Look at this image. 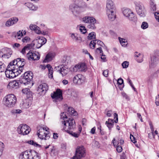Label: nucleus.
Wrapping results in <instances>:
<instances>
[{"instance_id":"f257e3e1","label":"nucleus","mask_w":159,"mask_h":159,"mask_svg":"<svg viewBox=\"0 0 159 159\" xmlns=\"http://www.w3.org/2000/svg\"><path fill=\"white\" fill-rule=\"evenodd\" d=\"M73 3L69 6V10L73 15L77 17L87 9H90L88 5L82 0H72Z\"/></svg>"},{"instance_id":"f03ea898","label":"nucleus","mask_w":159,"mask_h":159,"mask_svg":"<svg viewBox=\"0 0 159 159\" xmlns=\"http://www.w3.org/2000/svg\"><path fill=\"white\" fill-rule=\"evenodd\" d=\"M25 64V62L24 59L18 58L11 62L10 63V66L11 69H15L16 70H18V72L20 74L23 70V67Z\"/></svg>"},{"instance_id":"7ed1b4c3","label":"nucleus","mask_w":159,"mask_h":159,"mask_svg":"<svg viewBox=\"0 0 159 159\" xmlns=\"http://www.w3.org/2000/svg\"><path fill=\"white\" fill-rule=\"evenodd\" d=\"M16 97L12 94L5 96L3 100L4 105L8 108H11L14 107L16 103Z\"/></svg>"},{"instance_id":"20e7f679","label":"nucleus","mask_w":159,"mask_h":159,"mask_svg":"<svg viewBox=\"0 0 159 159\" xmlns=\"http://www.w3.org/2000/svg\"><path fill=\"white\" fill-rule=\"evenodd\" d=\"M19 159H40V157L39 154L34 151H26L20 155Z\"/></svg>"},{"instance_id":"39448f33","label":"nucleus","mask_w":159,"mask_h":159,"mask_svg":"<svg viewBox=\"0 0 159 159\" xmlns=\"http://www.w3.org/2000/svg\"><path fill=\"white\" fill-rule=\"evenodd\" d=\"M33 74L30 71H28L24 73L23 77L21 79L20 83L25 85L32 84Z\"/></svg>"},{"instance_id":"423d86ee","label":"nucleus","mask_w":159,"mask_h":159,"mask_svg":"<svg viewBox=\"0 0 159 159\" xmlns=\"http://www.w3.org/2000/svg\"><path fill=\"white\" fill-rule=\"evenodd\" d=\"M49 129L47 127H41L37 132L38 137L41 139L48 140L50 138V134L48 131Z\"/></svg>"},{"instance_id":"0eeeda50","label":"nucleus","mask_w":159,"mask_h":159,"mask_svg":"<svg viewBox=\"0 0 159 159\" xmlns=\"http://www.w3.org/2000/svg\"><path fill=\"white\" fill-rule=\"evenodd\" d=\"M64 125L63 129L66 132H69L70 130H72L75 127V123L74 120L70 118L69 120L62 121Z\"/></svg>"},{"instance_id":"6e6552de","label":"nucleus","mask_w":159,"mask_h":159,"mask_svg":"<svg viewBox=\"0 0 159 159\" xmlns=\"http://www.w3.org/2000/svg\"><path fill=\"white\" fill-rule=\"evenodd\" d=\"M86 155L85 149L83 146H78L76 148L75 155L71 159H82Z\"/></svg>"},{"instance_id":"1a4fd4ad","label":"nucleus","mask_w":159,"mask_h":159,"mask_svg":"<svg viewBox=\"0 0 159 159\" xmlns=\"http://www.w3.org/2000/svg\"><path fill=\"white\" fill-rule=\"evenodd\" d=\"M134 4L137 14L140 16L144 17L145 16L146 10L143 4L139 2H135Z\"/></svg>"},{"instance_id":"9d476101","label":"nucleus","mask_w":159,"mask_h":159,"mask_svg":"<svg viewBox=\"0 0 159 159\" xmlns=\"http://www.w3.org/2000/svg\"><path fill=\"white\" fill-rule=\"evenodd\" d=\"M46 41L47 39L43 37H38L36 39L34 40L30 45L31 48L35 46L37 48H39L45 44Z\"/></svg>"},{"instance_id":"9b49d317","label":"nucleus","mask_w":159,"mask_h":159,"mask_svg":"<svg viewBox=\"0 0 159 159\" xmlns=\"http://www.w3.org/2000/svg\"><path fill=\"white\" fill-rule=\"evenodd\" d=\"M10 67L9 64L5 72V75L7 78H14L20 74L18 72V70H16L15 69H11Z\"/></svg>"},{"instance_id":"f8f14e48","label":"nucleus","mask_w":159,"mask_h":159,"mask_svg":"<svg viewBox=\"0 0 159 159\" xmlns=\"http://www.w3.org/2000/svg\"><path fill=\"white\" fill-rule=\"evenodd\" d=\"M17 130L19 134L25 135L30 133L31 129L29 126L26 124H21L18 127Z\"/></svg>"},{"instance_id":"ddd939ff","label":"nucleus","mask_w":159,"mask_h":159,"mask_svg":"<svg viewBox=\"0 0 159 159\" xmlns=\"http://www.w3.org/2000/svg\"><path fill=\"white\" fill-rule=\"evenodd\" d=\"M124 15L128 18L129 19L134 22L137 21V17L134 15L133 12L129 9H125L123 12Z\"/></svg>"},{"instance_id":"4468645a","label":"nucleus","mask_w":159,"mask_h":159,"mask_svg":"<svg viewBox=\"0 0 159 159\" xmlns=\"http://www.w3.org/2000/svg\"><path fill=\"white\" fill-rule=\"evenodd\" d=\"M55 69L57 71L59 72L63 76L66 75L69 71V69L63 65H60L56 66Z\"/></svg>"},{"instance_id":"2eb2a0df","label":"nucleus","mask_w":159,"mask_h":159,"mask_svg":"<svg viewBox=\"0 0 159 159\" xmlns=\"http://www.w3.org/2000/svg\"><path fill=\"white\" fill-rule=\"evenodd\" d=\"M51 97L53 99H54V101L55 102L60 101L62 99V92L61 90L58 89L57 91L51 94Z\"/></svg>"},{"instance_id":"dca6fc26","label":"nucleus","mask_w":159,"mask_h":159,"mask_svg":"<svg viewBox=\"0 0 159 159\" xmlns=\"http://www.w3.org/2000/svg\"><path fill=\"white\" fill-rule=\"evenodd\" d=\"M74 72L85 71L87 69L85 64L84 63H80L76 65L73 68Z\"/></svg>"},{"instance_id":"f3484780","label":"nucleus","mask_w":159,"mask_h":159,"mask_svg":"<svg viewBox=\"0 0 159 159\" xmlns=\"http://www.w3.org/2000/svg\"><path fill=\"white\" fill-rule=\"evenodd\" d=\"M28 59L29 60H38L40 58V56L39 54L30 51L26 55Z\"/></svg>"},{"instance_id":"a211bd4d","label":"nucleus","mask_w":159,"mask_h":159,"mask_svg":"<svg viewBox=\"0 0 159 159\" xmlns=\"http://www.w3.org/2000/svg\"><path fill=\"white\" fill-rule=\"evenodd\" d=\"M106 11L116 10V7L113 2L107 0L106 2Z\"/></svg>"},{"instance_id":"6ab92c4d","label":"nucleus","mask_w":159,"mask_h":159,"mask_svg":"<svg viewBox=\"0 0 159 159\" xmlns=\"http://www.w3.org/2000/svg\"><path fill=\"white\" fill-rule=\"evenodd\" d=\"M83 76L80 74H78L74 76L73 79V82L76 84H80L83 81Z\"/></svg>"},{"instance_id":"aec40b11","label":"nucleus","mask_w":159,"mask_h":159,"mask_svg":"<svg viewBox=\"0 0 159 159\" xmlns=\"http://www.w3.org/2000/svg\"><path fill=\"white\" fill-rule=\"evenodd\" d=\"M18 17H14L9 19L5 23V26L7 27H10L16 23L18 21Z\"/></svg>"},{"instance_id":"412c9836","label":"nucleus","mask_w":159,"mask_h":159,"mask_svg":"<svg viewBox=\"0 0 159 159\" xmlns=\"http://www.w3.org/2000/svg\"><path fill=\"white\" fill-rule=\"evenodd\" d=\"M31 104V101L27 99L22 100L20 104V106L22 109H24L29 108Z\"/></svg>"},{"instance_id":"4be33fe9","label":"nucleus","mask_w":159,"mask_h":159,"mask_svg":"<svg viewBox=\"0 0 159 159\" xmlns=\"http://www.w3.org/2000/svg\"><path fill=\"white\" fill-rule=\"evenodd\" d=\"M48 86L47 84L44 83L39 85L38 87V91L42 94H45L48 90Z\"/></svg>"},{"instance_id":"5701e85b","label":"nucleus","mask_w":159,"mask_h":159,"mask_svg":"<svg viewBox=\"0 0 159 159\" xmlns=\"http://www.w3.org/2000/svg\"><path fill=\"white\" fill-rule=\"evenodd\" d=\"M106 13L108 19L110 21H113L116 18V10L107 11Z\"/></svg>"},{"instance_id":"b1692460","label":"nucleus","mask_w":159,"mask_h":159,"mask_svg":"<svg viewBox=\"0 0 159 159\" xmlns=\"http://www.w3.org/2000/svg\"><path fill=\"white\" fill-rule=\"evenodd\" d=\"M83 21L85 23L90 24L95 23L96 20L93 17L91 16H86L84 17L82 19Z\"/></svg>"},{"instance_id":"393cba45","label":"nucleus","mask_w":159,"mask_h":159,"mask_svg":"<svg viewBox=\"0 0 159 159\" xmlns=\"http://www.w3.org/2000/svg\"><path fill=\"white\" fill-rule=\"evenodd\" d=\"M158 62V59L155 56H153L151 57L150 61L149 67L151 68H153L156 67Z\"/></svg>"},{"instance_id":"a878e982","label":"nucleus","mask_w":159,"mask_h":159,"mask_svg":"<svg viewBox=\"0 0 159 159\" xmlns=\"http://www.w3.org/2000/svg\"><path fill=\"white\" fill-rule=\"evenodd\" d=\"M19 82L16 80L10 82L7 86L8 88L9 89H16L19 87Z\"/></svg>"},{"instance_id":"bb28decb","label":"nucleus","mask_w":159,"mask_h":159,"mask_svg":"<svg viewBox=\"0 0 159 159\" xmlns=\"http://www.w3.org/2000/svg\"><path fill=\"white\" fill-rule=\"evenodd\" d=\"M55 56L54 53H49L46 56L45 58L43 61V62H46L51 61Z\"/></svg>"},{"instance_id":"cd10ccee","label":"nucleus","mask_w":159,"mask_h":159,"mask_svg":"<svg viewBox=\"0 0 159 159\" xmlns=\"http://www.w3.org/2000/svg\"><path fill=\"white\" fill-rule=\"evenodd\" d=\"M29 28L31 30H34L37 34H40L41 33L40 28L36 25L31 24L30 25Z\"/></svg>"},{"instance_id":"c85d7f7f","label":"nucleus","mask_w":159,"mask_h":159,"mask_svg":"<svg viewBox=\"0 0 159 159\" xmlns=\"http://www.w3.org/2000/svg\"><path fill=\"white\" fill-rule=\"evenodd\" d=\"M105 124L108 128L109 129L111 130V128L113 127L114 124V121L112 119L109 118L108 119V121L106 122Z\"/></svg>"},{"instance_id":"c756f323","label":"nucleus","mask_w":159,"mask_h":159,"mask_svg":"<svg viewBox=\"0 0 159 159\" xmlns=\"http://www.w3.org/2000/svg\"><path fill=\"white\" fill-rule=\"evenodd\" d=\"M46 67L48 68V75L49 78L52 79L53 77V70L52 68L49 64L47 65H46Z\"/></svg>"},{"instance_id":"7c9ffc66","label":"nucleus","mask_w":159,"mask_h":159,"mask_svg":"<svg viewBox=\"0 0 159 159\" xmlns=\"http://www.w3.org/2000/svg\"><path fill=\"white\" fill-rule=\"evenodd\" d=\"M136 52L134 55L135 57H136V60L138 62H141L143 61V55L140 53H139Z\"/></svg>"},{"instance_id":"2f4dec72","label":"nucleus","mask_w":159,"mask_h":159,"mask_svg":"<svg viewBox=\"0 0 159 159\" xmlns=\"http://www.w3.org/2000/svg\"><path fill=\"white\" fill-rule=\"evenodd\" d=\"M26 6L30 10H36L37 9V7L35 6L33 3L28 2L25 3Z\"/></svg>"},{"instance_id":"473e14b6","label":"nucleus","mask_w":159,"mask_h":159,"mask_svg":"<svg viewBox=\"0 0 159 159\" xmlns=\"http://www.w3.org/2000/svg\"><path fill=\"white\" fill-rule=\"evenodd\" d=\"M71 37L73 39L76 41L80 42L82 41V39L80 37L78 36L77 35H76L74 34H72Z\"/></svg>"},{"instance_id":"72a5a7b5","label":"nucleus","mask_w":159,"mask_h":159,"mask_svg":"<svg viewBox=\"0 0 159 159\" xmlns=\"http://www.w3.org/2000/svg\"><path fill=\"white\" fill-rule=\"evenodd\" d=\"M119 39L120 44L122 46L125 47L128 44L127 41L125 39L119 37Z\"/></svg>"},{"instance_id":"f704fd0d","label":"nucleus","mask_w":159,"mask_h":159,"mask_svg":"<svg viewBox=\"0 0 159 159\" xmlns=\"http://www.w3.org/2000/svg\"><path fill=\"white\" fill-rule=\"evenodd\" d=\"M68 111L70 114L74 116H75L77 115V112L75 111L72 107H69L68 109Z\"/></svg>"},{"instance_id":"c9c22d12","label":"nucleus","mask_w":159,"mask_h":159,"mask_svg":"<svg viewBox=\"0 0 159 159\" xmlns=\"http://www.w3.org/2000/svg\"><path fill=\"white\" fill-rule=\"evenodd\" d=\"M150 10L152 12L156 10V5L152 2L150 3Z\"/></svg>"},{"instance_id":"e433bc0d","label":"nucleus","mask_w":159,"mask_h":159,"mask_svg":"<svg viewBox=\"0 0 159 159\" xmlns=\"http://www.w3.org/2000/svg\"><path fill=\"white\" fill-rule=\"evenodd\" d=\"M95 33L94 32H92L89 34V35L88 36V39L89 40H90L95 39Z\"/></svg>"},{"instance_id":"4c0bfd02","label":"nucleus","mask_w":159,"mask_h":159,"mask_svg":"<svg viewBox=\"0 0 159 159\" xmlns=\"http://www.w3.org/2000/svg\"><path fill=\"white\" fill-rule=\"evenodd\" d=\"M31 48V46L30 44H29L27 45L26 46H25L24 47V48L20 52L23 54H24L25 52V50L27 49H30Z\"/></svg>"},{"instance_id":"58836bf2","label":"nucleus","mask_w":159,"mask_h":159,"mask_svg":"<svg viewBox=\"0 0 159 159\" xmlns=\"http://www.w3.org/2000/svg\"><path fill=\"white\" fill-rule=\"evenodd\" d=\"M27 143L30 144H31L34 145V146H36L37 147H40V145L38 143H37L35 142L33 140H30L27 142Z\"/></svg>"},{"instance_id":"ea45409f","label":"nucleus","mask_w":159,"mask_h":159,"mask_svg":"<svg viewBox=\"0 0 159 159\" xmlns=\"http://www.w3.org/2000/svg\"><path fill=\"white\" fill-rule=\"evenodd\" d=\"M67 132L69 133L73 137L75 138H78L80 135L79 133H78V132H74L72 131H69V132Z\"/></svg>"},{"instance_id":"a19ab883","label":"nucleus","mask_w":159,"mask_h":159,"mask_svg":"<svg viewBox=\"0 0 159 159\" xmlns=\"http://www.w3.org/2000/svg\"><path fill=\"white\" fill-rule=\"evenodd\" d=\"M4 148V143L0 141V157L2 155Z\"/></svg>"},{"instance_id":"79ce46f5","label":"nucleus","mask_w":159,"mask_h":159,"mask_svg":"<svg viewBox=\"0 0 159 159\" xmlns=\"http://www.w3.org/2000/svg\"><path fill=\"white\" fill-rule=\"evenodd\" d=\"M22 31H21L20 30H19L18 31L16 34L15 36V37L17 39H20V37L23 36V34L22 33Z\"/></svg>"},{"instance_id":"37998d69","label":"nucleus","mask_w":159,"mask_h":159,"mask_svg":"<svg viewBox=\"0 0 159 159\" xmlns=\"http://www.w3.org/2000/svg\"><path fill=\"white\" fill-rule=\"evenodd\" d=\"M22 112L21 110L14 109L11 111V113L13 114H19Z\"/></svg>"},{"instance_id":"c03bdc74","label":"nucleus","mask_w":159,"mask_h":159,"mask_svg":"<svg viewBox=\"0 0 159 159\" xmlns=\"http://www.w3.org/2000/svg\"><path fill=\"white\" fill-rule=\"evenodd\" d=\"M148 25L147 22L144 21L143 22L141 25V27L143 29H145L148 27Z\"/></svg>"},{"instance_id":"a18cd8bd","label":"nucleus","mask_w":159,"mask_h":159,"mask_svg":"<svg viewBox=\"0 0 159 159\" xmlns=\"http://www.w3.org/2000/svg\"><path fill=\"white\" fill-rule=\"evenodd\" d=\"M96 44V41L93 40L91 41L89 46L91 48L94 49Z\"/></svg>"},{"instance_id":"49530a36","label":"nucleus","mask_w":159,"mask_h":159,"mask_svg":"<svg viewBox=\"0 0 159 159\" xmlns=\"http://www.w3.org/2000/svg\"><path fill=\"white\" fill-rule=\"evenodd\" d=\"M30 40V38L28 36H25L22 39V42L24 43L29 42Z\"/></svg>"},{"instance_id":"de8ad7c7","label":"nucleus","mask_w":159,"mask_h":159,"mask_svg":"<svg viewBox=\"0 0 159 159\" xmlns=\"http://www.w3.org/2000/svg\"><path fill=\"white\" fill-rule=\"evenodd\" d=\"M80 31L83 34H85L86 32V30L85 29V27L83 26H80Z\"/></svg>"},{"instance_id":"09e8293b","label":"nucleus","mask_w":159,"mask_h":159,"mask_svg":"<svg viewBox=\"0 0 159 159\" xmlns=\"http://www.w3.org/2000/svg\"><path fill=\"white\" fill-rule=\"evenodd\" d=\"M95 23H91L88 26V28L89 29H95L96 27L94 25Z\"/></svg>"},{"instance_id":"8fccbe9b","label":"nucleus","mask_w":159,"mask_h":159,"mask_svg":"<svg viewBox=\"0 0 159 159\" xmlns=\"http://www.w3.org/2000/svg\"><path fill=\"white\" fill-rule=\"evenodd\" d=\"M128 65L129 62L127 61H124L122 64V66L123 68H127L128 67Z\"/></svg>"},{"instance_id":"3c124183","label":"nucleus","mask_w":159,"mask_h":159,"mask_svg":"<svg viewBox=\"0 0 159 159\" xmlns=\"http://www.w3.org/2000/svg\"><path fill=\"white\" fill-rule=\"evenodd\" d=\"M121 94L122 96H123V97L125 98L126 99L128 100H129V97L127 95V94L125 93L122 92L121 93Z\"/></svg>"},{"instance_id":"603ef678","label":"nucleus","mask_w":159,"mask_h":159,"mask_svg":"<svg viewBox=\"0 0 159 159\" xmlns=\"http://www.w3.org/2000/svg\"><path fill=\"white\" fill-rule=\"evenodd\" d=\"M95 41H96V44H98L102 47L103 45H105L101 41L98 40H96Z\"/></svg>"},{"instance_id":"864d4df0","label":"nucleus","mask_w":159,"mask_h":159,"mask_svg":"<svg viewBox=\"0 0 159 159\" xmlns=\"http://www.w3.org/2000/svg\"><path fill=\"white\" fill-rule=\"evenodd\" d=\"M155 17L157 21L159 22V12H156L154 13Z\"/></svg>"},{"instance_id":"5fc2aeb1","label":"nucleus","mask_w":159,"mask_h":159,"mask_svg":"<svg viewBox=\"0 0 159 159\" xmlns=\"http://www.w3.org/2000/svg\"><path fill=\"white\" fill-rule=\"evenodd\" d=\"M96 51L97 52L100 53V54H102L103 53L102 49L101 47L97 48L96 49Z\"/></svg>"},{"instance_id":"6e6d98bb","label":"nucleus","mask_w":159,"mask_h":159,"mask_svg":"<svg viewBox=\"0 0 159 159\" xmlns=\"http://www.w3.org/2000/svg\"><path fill=\"white\" fill-rule=\"evenodd\" d=\"M155 103L157 106H159V94L156 97Z\"/></svg>"},{"instance_id":"4d7b16f0","label":"nucleus","mask_w":159,"mask_h":159,"mask_svg":"<svg viewBox=\"0 0 159 159\" xmlns=\"http://www.w3.org/2000/svg\"><path fill=\"white\" fill-rule=\"evenodd\" d=\"M108 70H104L102 73L103 75L105 77H107L108 76Z\"/></svg>"},{"instance_id":"13d9d810","label":"nucleus","mask_w":159,"mask_h":159,"mask_svg":"<svg viewBox=\"0 0 159 159\" xmlns=\"http://www.w3.org/2000/svg\"><path fill=\"white\" fill-rule=\"evenodd\" d=\"M130 137L131 141L133 143H135L136 142V141L133 135H132L131 134H130Z\"/></svg>"},{"instance_id":"bf43d9fd","label":"nucleus","mask_w":159,"mask_h":159,"mask_svg":"<svg viewBox=\"0 0 159 159\" xmlns=\"http://www.w3.org/2000/svg\"><path fill=\"white\" fill-rule=\"evenodd\" d=\"M61 118L63 119V120L65 118H67V116L66 115V113H65L64 112H63L61 113Z\"/></svg>"},{"instance_id":"052dcab7","label":"nucleus","mask_w":159,"mask_h":159,"mask_svg":"<svg viewBox=\"0 0 159 159\" xmlns=\"http://www.w3.org/2000/svg\"><path fill=\"white\" fill-rule=\"evenodd\" d=\"M116 150L118 152L120 153L122 152V148L121 147L118 146L116 148Z\"/></svg>"},{"instance_id":"680f3d73","label":"nucleus","mask_w":159,"mask_h":159,"mask_svg":"<svg viewBox=\"0 0 159 159\" xmlns=\"http://www.w3.org/2000/svg\"><path fill=\"white\" fill-rule=\"evenodd\" d=\"M30 91V89L27 88H25L22 90V92L24 94H27Z\"/></svg>"},{"instance_id":"e2e57ef3","label":"nucleus","mask_w":159,"mask_h":159,"mask_svg":"<svg viewBox=\"0 0 159 159\" xmlns=\"http://www.w3.org/2000/svg\"><path fill=\"white\" fill-rule=\"evenodd\" d=\"M148 137L151 139L152 138H155V135L154 134V132L152 133V132H151V133H149L148 134Z\"/></svg>"},{"instance_id":"0e129e2a","label":"nucleus","mask_w":159,"mask_h":159,"mask_svg":"<svg viewBox=\"0 0 159 159\" xmlns=\"http://www.w3.org/2000/svg\"><path fill=\"white\" fill-rule=\"evenodd\" d=\"M5 69V65L1 66L0 67V72H2L4 71Z\"/></svg>"},{"instance_id":"69168bd1","label":"nucleus","mask_w":159,"mask_h":159,"mask_svg":"<svg viewBox=\"0 0 159 159\" xmlns=\"http://www.w3.org/2000/svg\"><path fill=\"white\" fill-rule=\"evenodd\" d=\"M117 83L119 85H121L123 83V80L121 78H119L117 80Z\"/></svg>"},{"instance_id":"338daca9","label":"nucleus","mask_w":159,"mask_h":159,"mask_svg":"<svg viewBox=\"0 0 159 159\" xmlns=\"http://www.w3.org/2000/svg\"><path fill=\"white\" fill-rule=\"evenodd\" d=\"M114 116L115 118H116V120H115V123H117L118 121V117L117 114L115 113L114 114Z\"/></svg>"},{"instance_id":"774afa93","label":"nucleus","mask_w":159,"mask_h":159,"mask_svg":"<svg viewBox=\"0 0 159 159\" xmlns=\"http://www.w3.org/2000/svg\"><path fill=\"white\" fill-rule=\"evenodd\" d=\"M20 44L18 43H15L13 45V47L14 48H18L20 47Z\"/></svg>"}]
</instances>
